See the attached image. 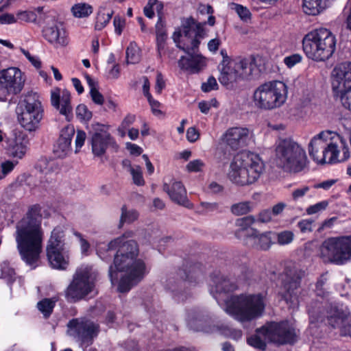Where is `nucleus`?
I'll return each instance as SVG.
<instances>
[{
  "label": "nucleus",
  "mask_w": 351,
  "mask_h": 351,
  "mask_svg": "<svg viewBox=\"0 0 351 351\" xmlns=\"http://www.w3.org/2000/svg\"><path fill=\"white\" fill-rule=\"evenodd\" d=\"M132 233L123 234L117 237L106 245V250H117L114 258V267L109 268V276L112 279L113 273L116 271H127L121 278L118 290L121 293L128 292L133 286L137 285L145 274V264L141 259H137L138 247L137 243L132 239H128Z\"/></svg>",
  "instance_id": "1"
},
{
  "label": "nucleus",
  "mask_w": 351,
  "mask_h": 351,
  "mask_svg": "<svg viewBox=\"0 0 351 351\" xmlns=\"http://www.w3.org/2000/svg\"><path fill=\"white\" fill-rule=\"evenodd\" d=\"M42 220L41 208L36 204L30 206L24 217L16 223L14 238L17 250L22 260L32 269L38 266L43 251Z\"/></svg>",
  "instance_id": "2"
},
{
  "label": "nucleus",
  "mask_w": 351,
  "mask_h": 351,
  "mask_svg": "<svg viewBox=\"0 0 351 351\" xmlns=\"http://www.w3.org/2000/svg\"><path fill=\"white\" fill-rule=\"evenodd\" d=\"M265 307L264 298L261 294H241L226 300L225 311L238 321L245 322L261 317Z\"/></svg>",
  "instance_id": "3"
},
{
  "label": "nucleus",
  "mask_w": 351,
  "mask_h": 351,
  "mask_svg": "<svg viewBox=\"0 0 351 351\" xmlns=\"http://www.w3.org/2000/svg\"><path fill=\"white\" fill-rule=\"evenodd\" d=\"M275 162L286 172L298 173L306 165V153L301 146L291 139H284L276 148Z\"/></svg>",
  "instance_id": "4"
},
{
  "label": "nucleus",
  "mask_w": 351,
  "mask_h": 351,
  "mask_svg": "<svg viewBox=\"0 0 351 351\" xmlns=\"http://www.w3.org/2000/svg\"><path fill=\"white\" fill-rule=\"evenodd\" d=\"M287 98V85L280 81H270L261 84L253 94L255 106L263 110L280 108L285 104Z\"/></svg>",
  "instance_id": "5"
},
{
  "label": "nucleus",
  "mask_w": 351,
  "mask_h": 351,
  "mask_svg": "<svg viewBox=\"0 0 351 351\" xmlns=\"http://www.w3.org/2000/svg\"><path fill=\"white\" fill-rule=\"evenodd\" d=\"M255 64L247 59H240L236 62L221 61L218 66L220 75L219 82L228 89H233L237 82L248 78L252 75Z\"/></svg>",
  "instance_id": "6"
},
{
  "label": "nucleus",
  "mask_w": 351,
  "mask_h": 351,
  "mask_svg": "<svg viewBox=\"0 0 351 351\" xmlns=\"http://www.w3.org/2000/svg\"><path fill=\"white\" fill-rule=\"evenodd\" d=\"M95 272L90 267L78 268L65 291L69 302H76L86 298L95 288Z\"/></svg>",
  "instance_id": "7"
},
{
  "label": "nucleus",
  "mask_w": 351,
  "mask_h": 351,
  "mask_svg": "<svg viewBox=\"0 0 351 351\" xmlns=\"http://www.w3.org/2000/svg\"><path fill=\"white\" fill-rule=\"evenodd\" d=\"M19 105L21 108V112L18 114L20 124L27 131H35L39 127L44 112L38 95L29 92L24 96Z\"/></svg>",
  "instance_id": "8"
},
{
  "label": "nucleus",
  "mask_w": 351,
  "mask_h": 351,
  "mask_svg": "<svg viewBox=\"0 0 351 351\" xmlns=\"http://www.w3.org/2000/svg\"><path fill=\"white\" fill-rule=\"evenodd\" d=\"M332 88L334 95L342 106L351 112V62L337 65L332 71Z\"/></svg>",
  "instance_id": "9"
},
{
  "label": "nucleus",
  "mask_w": 351,
  "mask_h": 351,
  "mask_svg": "<svg viewBox=\"0 0 351 351\" xmlns=\"http://www.w3.org/2000/svg\"><path fill=\"white\" fill-rule=\"evenodd\" d=\"M336 40L327 29L320 28L308 33L311 58L316 61H325L335 50Z\"/></svg>",
  "instance_id": "10"
},
{
  "label": "nucleus",
  "mask_w": 351,
  "mask_h": 351,
  "mask_svg": "<svg viewBox=\"0 0 351 351\" xmlns=\"http://www.w3.org/2000/svg\"><path fill=\"white\" fill-rule=\"evenodd\" d=\"M69 334L77 338L83 347H88L93 342L99 332V326L92 320L85 318H75L67 324Z\"/></svg>",
  "instance_id": "11"
},
{
  "label": "nucleus",
  "mask_w": 351,
  "mask_h": 351,
  "mask_svg": "<svg viewBox=\"0 0 351 351\" xmlns=\"http://www.w3.org/2000/svg\"><path fill=\"white\" fill-rule=\"evenodd\" d=\"M90 143L93 155L101 157L108 147L117 151L119 146L108 131V126L99 123L92 124V130L88 132Z\"/></svg>",
  "instance_id": "12"
},
{
  "label": "nucleus",
  "mask_w": 351,
  "mask_h": 351,
  "mask_svg": "<svg viewBox=\"0 0 351 351\" xmlns=\"http://www.w3.org/2000/svg\"><path fill=\"white\" fill-rule=\"evenodd\" d=\"M323 247L328 251L332 262L337 265H343L351 260V236L329 238Z\"/></svg>",
  "instance_id": "13"
},
{
  "label": "nucleus",
  "mask_w": 351,
  "mask_h": 351,
  "mask_svg": "<svg viewBox=\"0 0 351 351\" xmlns=\"http://www.w3.org/2000/svg\"><path fill=\"white\" fill-rule=\"evenodd\" d=\"M23 85L22 72L18 68L10 67L0 71V100L5 101L8 95L19 93Z\"/></svg>",
  "instance_id": "14"
},
{
  "label": "nucleus",
  "mask_w": 351,
  "mask_h": 351,
  "mask_svg": "<svg viewBox=\"0 0 351 351\" xmlns=\"http://www.w3.org/2000/svg\"><path fill=\"white\" fill-rule=\"evenodd\" d=\"M183 40L182 44L177 47L187 54L197 51L200 38L204 36V31L202 23H197L192 17L187 19L182 24Z\"/></svg>",
  "instance_id": "15"
},
{
  "label": "nucleus",
  "mask_w": 351,
  "mask_h": 351,
  "mask_svg": "<svg viewBox=\"0 0 351 351\" xmlns=\"http://www.w3.org/2000/svg\"><path fill=\"white\" fill-rule=\"evenodd\" d=\"M268 342L278 346L293 344L296 341L295 329L287 322H270L265 325Z\"/></svg>",
  "instance_id": "16"
},
{
  "label": "nucleus",
  "mask_w": 351,
  "mask_h": 351,
  "mask_svg": "<svg viewBox=\"0 0 351 351\" xmlns=\"http://www.w3.org/2000/svg\"><path fill=\"white\" fill-rule=\"evenodd\" d=\"M326 164H336L346 161L350 157L349 148L343 138L332 132L324 151Z\"/></svg>",
  "instance_id": "17"
},
{
  "label": "nucleus",
  "mask_w": 351,
  "mask_h": 351,
  "mask_svg": "<svg viewBox=\"0 0 351 351\" xmlns=\"http://www.w3.org/2000/svg\"><path fill=\"white\" fill-rule=\"evenodd\" d=\"M305 271L299 269H285L282 278V291L280 292L282 298L287 303H293L297 300V290L300 285L301 279L304 277Z\"/></svg>",
  "instance_id": "18"
},
{
  "label": "nucleus",
  "mask_w": 351,
  "mask_h": 351,
  "mask_svg": "<svg viewBox=\"0 0 351 351\" xmlns=\"http://www.w3.org/2000/svg\"><path fill=\"white\" fill-rule=\"evenodd\" d=\"M251 162L248 159V153L241 152L237 154L230 165L228 173V179L239 186L248 185V177L245 166L249 167Z\"/></svg>",
  "instance_id": "19"
},
{
  "label": "nucleus",
  "mask_w": 351,
  "mask_h": 351,
  "mask_svg": "<svg viewBox=\"0 0 351 351\" xmlns=\"http://www.w3.org/2000/svg\"><path fill=\"white\" fill-rule=\"evenodd\" d=\"M43 36L46 40L56 48L65 47L69 43L63 24L55 19H51L47 22L43 29Z\"/></svg>",
  "instance_id": "20"
},
{
  "label": "nucleus",
  "mask_w": 351,
  "mask_h": 351,
  "mask_svg": "<svg viewBox=\"0 0 351 351\" xmlns=\"http://www.w3.org/2000/svg\"><path fill=\"white\" fill-rule=\"evenodd\" d=\"M333 132L322 131L315 135L308 143V154L312 159L318 165H324L326 157L324 151Z\"/></svg>",
  "instance_id": "21"
},
{
  "label": "nucleus",
  "mask_w": 351,
  "mask_h": 351,
  "mask_svg": "<svg viewBox=\"0 0 351 351\" xmlns=\"http://www.w3.org/2000/svg\"><path fill=\"white\" fill-rule=\"evenodd\" d=\"M51 105L65 116L67 121H70L73 118V108L71 104V94L67 90H61L56 88L51 92Z\"/></svg>",
  "instance_id": "22"
},
{
  "label": "nucleus",
  "mask_w": 351,
  "mask_h": 351,
  "mask_svg": "<svg viewBox=\"0 0 351 351\" xmlns=\"http://www.w3.org/2000/svg\"><path fill=\"white\" fill-rule=\"evenodd\" d=\"M249 131L244 128H231L223 136V141L231 149L237 150L246 145Z\"/></svg>",
  "instance_id": "23"
},
{
  "label": "nucleus",
  "mask_w": 351,
  "mask_h": 351,
  "mask_svg": "<svg viewBox=\"0 0 351 351\" xmlns=\"http://www.w3.org/2000/svg\"><path fill=\"white\" fill-rule=\"evenodd\" d=\"M75 134V129L72 125H67L62 129L57 141L53 145V153L58 158H64L71 153V143Z\"/></svg>",
  "instance_id": "24"
},
{
  "label": "nucleus",
  "mask_w": 351,
  "mask_h": 351,
  "mask_svg": "<svg viewBox=\"0 0 351 351\" xmlns=\"http://www.w3.org/2000/svg\"><path fill=\"white\" fill-rule=\"evenodd\" d=\"M162 189L173 202L186 208L192 207V204L187 197L186 189L182 182L173 181L171 186L167 183H164Z\"/></svg>",
  "instance_id": "25"
},
{
  "label": "nucleus",
  "mask_w": 351,
  "mask_h": 351,
  "mask_svg": "<svg viewBox=\"0 0 351 351\" xmlns=\"http://www.w3.org/2000/svg\"><path fill=\"white\" fill-rule=\"evenodd\" d=\"M189 57L182 56L178 61V66L182 70L189 71L191 73L199 72L206 66V60L197 51L191 52Z\"/></svg>",
  "instance_id": "26"
},
{
  "label": "nucleus",
  "mask_w": 351,
  "mask_h": 351,
  "mask_svg": "<svg viewBox=\"0 0 351 351\" xmlns=\"http://www.w3.org/2000/svg\"><path fill=\"white\" fill-rule=\"evenodd\" d=\"M49 265L53 269L64 270L69 265V256L66 250H46Z\"/></svg>",
  "instance_id": "27"
},
{
  "label": "nucleus",
  "mask_w": 351,
  "mask_h": 351,
  "mask_svg": "<svg viewBox=\"0 0 351 351\" xmlns=\"http://www.w3.org/2000/svg\"><path fill=\"white\" fill-rule=\"evenodd\" d=\"M248 159L251 162L249 167L245 166L247 171V176L249 178L248 185L256 182L263 173L264 164L261 158L256 155L248 154Z\"/></svg>",
  "instance_id": "28"
},
{
  "label": "nucleus",
  "mask_w": 351,
  "mask_h": 351,
  "mask_svg": "<svg viewBox=\"0 0 351 351\" xmlns=\"http://www.w3.org/2000/svg\"><path fill=\"white\" fill-rule=\"evenodd\" d=\"M256 221L252 215L237 219L236 226L238 228L235 232L236 237L238 238L244 237L247 241L254 234H256L257 230L252 227Z\"/></svg>",
  "instance_id": "29"
},
{
  "label": "nucleus",
  "mask_w": 351,
  "mask_h": 351,
  "mask_svg": "<svg viewBox=\"0 0 351 351\" xmlns=\"http://www.w3.org/2000/svg\"><path fill=\"white\" fill-rule=\"evenodd\" d=\"M213 287L217 293H228L237 289V285L231 282L224 275L219 273L213 276Z\"/></svg>",
  "instance_id": "30"
},
{
  "label": "nucleus",
  "mask_w": 351,
  "mask_h": 351,
  "mask_svg": "<svg viewBox=\"0 0 351 351\" xmlns=\"http://www.w3.org/2000/svg\"><path fill=\"white\" fill-rule=\"evenodd\" d=\"M64 237L65 234L62 228L58 226L56 227L51 233L46 250H66Z\"/></svg>",
  "instance_id": "31"
},
{
  "label": "nucleus",
  "mask_w": 351,
  "mask_h": 351,
  "mask_svg": "<svg viewBox=\"0 0 351 351\" xmlns=\"http://www.w3.org/2000/svg\"><path fill=\"white\" fill-rule=\"evenodd\" d=\"M247 343L256 349L265 350L267 347V333L265 326L257 328L255 333L247 338Z\"/></svg>",
  "instance_id": "32"
},
{
  "label": "nucleus",
  "mask_w": 351,
  "mask_h": 351,
  "mask_svg": "<svg viewBox=\"0 0 351 351\" xmlns=\"http://www.w3.org/2000/svg\"><path fill=\"white\" fill-rule=\"evenodd\" d=\"M271 232H264L260 234L258 230L256 234H254L247 241L246 244L250 245L256 249L266 250L271 243V239L270 237Z\"/></svg>",
  "instance_id": "33"
},
{
  "label": "nucleus",
  "mask_w": 351,
  "mask_h": 351,
  "mask_svg": "<svg viewBox=\"0 0 351 351\" xmlns=\"http://www.w3.org/2000/svg\"><path fill=\"white\" fill-rule=\"evenodd\" d=\"M307 192V186L293 190L291 193V204L289 207L291 210L302 212L306 204L305 196Z\"/></svg>",
  "instance_id": "34"
},
{
  "label": "nucleus",
  "mask_w": 351,
  "mask_h": 351,
  "mask_svg": "<svg viewBox=\"0 0 351 351\" xmlns=\"http://www.w3.org/2000/svg\"><path fill=\"white\" fill-rule=\"evenodd\" d=\"M179 275L183 278L178 282L179 287H186V284L192 286L198 283L202 276V273L199 271H195L193 268L192 270L189 271V273H186L183 270H180Z\"/></svg>",
  "instance_id": "35"
},
{
  "label": "nucleus",
  "mask_w": 351,
  "mask_h": 351,
  "mask_svg": "<svg viewBox=\"0 0 351 351\" xmlns=\"http://www.w3.org/2000/svg\"><path fill=\"white\" fill-rule=\"evenodd\" d=\"M165 23L158 21L156 25V44L158 55L160 56L165 49L167 34L165 28Z\"/></svg>",
  "instance_id": "36"
},
{
  "label": "nucleus",
  "mask_w": 351,
  "mask_h": 351,
  "mask_svg": "<svg viewBox=\"0 0 351 351\" xmlns=\"http://www.w3.org/2000/svg\"><path fill=\"white\" fill-rule=\"evenodd\" d=\"M138 217V213L135 210H128L124 205L121 207V215L118 225L119 228H121L125 223H131Z\"/></svg>",
  "instance_id": "37"
},
{
  "label": "nucleus",
  "mask_w": 351,
  "mask_h": 351,
  "mask_svg": "<svg viewBox=\"0 0 351 351\" xmlns=\"http://www.w3.org/2000/svg\"><path fill=\"white\" fill-rule=\"evenodd\" d=\"M113 10L106 11L105 9L100 10L96 18L95 29L101 30L110 22L112 15Z\"/></svg>",
  "instance_id": "38"
},
{
  "label": "nucleus",
  "mask_w": 351,
  "mask_h": 351,
  "mask_svg": "<svg viewBox=\"0 0 351 351\" xmlns=\"http://www.w3.org/2000/svg\"><path fill=\"white\" fill-rule=\"evenodd\" d=\"M329 0H308V15L316 16L328 6Z\"/></svg>",
  "instance_id": "39"
},
{
  "label": "nucleus",
  "mask_w": 351,
  "mask_h": 351,
  "mask_svg": "<svg viewBox=\"0 0 351 351\" xmlns=\"http://www.w3.org/2000/svg\"><path fill=\"white\" fill-rule=\"evenodd\" d=\"M252 203L249 201L234 204L230 207L231 213L237 216L246 215L252 210Z\"/></svg>",
  "instance_id": "40"
},
{
  "label": "nucleus",
  "mask_w": 351,
  "mask_h": 351,
  "mask_svg": "<svg viewBox=\"0 0 351 351\" xmlns=\"http://www.w3.org/2000/svg\"><path fill=\"white\" fill-rule=\"evenodd\" d=\"M73 14L77 18H84L88 16L93 12L90 5L86 3H77L71 8Z\"/></svg>",
  "instance_id": "41"
},
{
  "label": "nucleus",
  "mask_w": 351,
  "mask_h": 351,
  "mask_svg": "<svg viewBox=\"0 0 351 351\" xmlns=\"http://www.w3.org/2000/svg\"><path fill=\"white\" fill-rule=\"evenodd\" d=\"M140 60L139 49L135 43H130L126 49L127 63L135 64Z\"/></svg>",
  "instance_id": "42"
},
{
  "label": "nucleus",
  "mask_w": 351,
  "mask_h": 351,
  "mask_svg": "<svg viewBox=\"0 0 351 351\" xmlns=\"http://www.w3.org/2000/svg\"><path fill=\"white\" fill-rule=\"evenodd\" d=\"M38 16L34 11L25 10L17 11L16 12V19L17 23H36Z\"/></svg>",
  "instance_id": "43"
},
{
  "label": "nucleus",
  "mask_w": 351,
  "mask_h": 351,
  "mask_svg": "<svg viewBox=\"0 0 351 351\" xmlns=\"http://www.w3.org/2000/svg\"><path fill=\"white\" fill-rule=\"evenodd\" d=\"M228 7L230 9L234 10L242 21L247 22L250 20L251 13L246 7L235 3H230Z\"/></svg>",
  "instance_id": "44"
},
{
  "label": "nucleus",
  "mask_w": 351,
  "mask_h": 351,
  "mask_svg": "<svg viewBox=\"0 0 351 351\" xmlns=\"http://www.w3.org/2000/svg\"><path fill=\"white\" fill-rule=\"evenodd\" d=\"M55 306V302L51 299L45 298L37 304L38 310L47 318L51 314Z\"/></svg>",
  "instance_id": "45"
},
{
  "label": "nucleus",
  "mask_w": 351,
  "mask_h": 351,
  "mask_svg": "<svg viewBox=\"0 0 351 351\" xmlns=\"http://www.w3.org/2000/svg\"><path fill=\"white\" fill-rule=\"evenodd\" d=\"M15 271L8 263H3L1 265L0 278L4 279L7 283L10 284L15 280Z\"/></svg>",
  "instance_id": "46"
},
{
  "label": "nucleus",
  "mask_w": 351,
  "mask_h": 351,
  "mask_svg": "<svg viewBox=\"0 0 351 351\" xmlns=\"http://www.w3.org/2000/svg\"><path fill=\"white\" fill-rule=\"evenodd\" d=\"M336 317H332V315H327L328 324L332 328L339 327L342 323V321L346 318V314L343 310H336Z\"/></svg>",
  "instance_id": "47"
},
{
  "label": "nucleus",
  "mask_w": 351,
  "mask_h": 351,
  "mask_svg": "<svg viewBox=\"0 0 351 351\" xmlns=\"http://www.w3.org/2000/svg\"><path fill=\"white\" fill-rule=\"evenodd\" d=\"M76 116L82 121H89L93 117V113L84 104H80L76 108Z\"/></svg>",
  "instance_id": "48"
},
{
  "label": "nucleus",
  "mask_w": 351,
  "mask_h": 351,
  "mask_svg": "<svg viewBox=\"0 0 351 351\" xmlns=\"http://www.w3.org/2000/svg\"><path fill=\"white\" fill-rule=\"evenodd\" d=\"M130 172L132 176V180L135 184L138 186L144 185L145 181L143 178L141 168L139 166H136L134 168H130Z\"/></svg>",
  "instance_id": "49"
},
{
  "label": "nucleus",
  "mask_w": 351,
  "mask_h": 351,
  "mask_svg": "<svg viewBox=\"0 0 351 351\" xmlns=\"http://www.w3.org/2000/svg\"><path fill=\"white\" fill-rule=\"evenodd\" d=\"M188 323H189V326H190V328H191L192 329H193L195 330H197V331L202 330V331L208 332V330H206L203 327V321H202V318L199 316L196 317H191L190 315H189Z\"/></svg>",
  "instance_id": "50"
},
{
  "label": "nucleus",
  "mask_w": 351,
  "mask_h": 351,
  "mask_svg": "<svg viewBox=\"0 0 351 351\" xmlns=\"http://www.w3.org/2000/svg\"><path fill=\"white\" fill-rule=\"evenodd\" d=\"M302 60V57L298 53H294L284 58L283 62L289 69L293 67Z\"/></svg>",
  "instance_id": "51"
},
{
  "label": "nucleus",
  "mask_w": 351,
  "mask_h": 351,
  "mask_svg": "<svg viewBox=\"0 0 351 351\" xmlns=\"http://www.w3.org/2000/svg\"><path fill=\"white\" fill-rule=\"evenodd\" d=\"M218 84L216 79L213 76L208 77L207 82L202 83V90L204 93L210 92L212 90H217Z\"/></svg>",
  "instance_id": "52"
},
{
  "label": "nucleus",
  "mask_w": 351,
  "mask_h": 351,
  "mask_svg": "<svg viewBox=\"0 0 351 351\" xmlns=\"http://www.w3.org/2000/svg\"><path fill=\"white\" fill-rule=\"evenodd\" d=\"M204 163L199 159L190 161L186 168L189 172H199L201 171L202 168L204 167Z\"/></svg>",
  "instance_id": "53"
},
{
  "label": "nucleus",
  "mask_w": 351,
  "mask_h": 351,
  "mask_svg": "<svg viewBox=\"0 0 351 351\" xmlns=\"http://www.w3.org/2000/svg\"><path fill=\"white\" fill-rule=\"evenodd\" d=\"M278 242L280 245L291 243L293 239V234L290 231H283L278 234Z\"/></svg>",
  "instance_id": "54"
},
{
  "label": "nucleus",
  "mask_w": 351,
  "mask_h": 351,
  "mask_svg": "<svg viewBox=\"0 0 351 351\" xmlns=\"http://www.w3.org/2000/svg\"><path fill=\"white\" fill-rule=\"evenodd\" d=\"M90 95L93 101L97 105H102L104 102V98L101 93L98 90L97 87L92 88L90 90Z\"/></svg>",
  "instance_id": "55"
},
{
  "label": "nucleus",
  "mask_w": 351,
  "mask_h": 351,
  "mask_svg": "<svg viewBox=\"0 0 351 351\" xmlns=\"http://www.w3.org/2000/svg\"><path fill=\"white\" fill-rule=\"evenodd\" d=\"M327 201H322L308 207V215L315 214L324 210L328 206Z\"/></svg>",
  "instance_id": "56"
},
{
  "label": "nucleus",
  "mask_w": 351,
  "mask_h": 351,
  "mask_svg": "<svg viewBox=\"0 0 351 351\" xmlns=\"http://www.w3.org/2000/svg\"><path fill=\"white\" fill-rule=\"evenodd\" d=\"M16 13H3L0 14V24H12L16 23Z\"/></svg>",
  "instance_id": "57"
},
{
  "label": "nucleus",
  "mask_w": 351,
  "mask_h": 351,
  "mask_svg": "<svg viewBox=\"0 0 351 351\" xmlns=\"http://www.w3.org/2000/svg\"><path fill=\"white\" fill-rule=\"evenodd\" d=\"M337 182V179H330L324 180L322 182L315 184L313 187L314 189H322L325 191L329 190Z\"/></svg>",
  "instance_id": "58"
},
{
  "label": "nucleus",
  "mask_w": 351,
  "mask_h": 351,
  "mask_svg": "<svg viewBox=\"0 0 351 351\" xmlns=\"http://www.w3.org/2000/svg\"><path fill=\"white\" fill-rule=\"evenodd\" d=\"M86 138V134L85 132L82 130H77V135L75 138V146L76 150L75 152H77V149L81 148L84 143V141Z\"/></svg>",
  "instance_id": "59"
},
{
  "label": "nucleus",
  "mask_w": 351,
  "mask_h": 351,
  "mask_svg": "<svg viewBox=\"0 0 351 351\" xmlns=\"http://www.w3.org/2000/svg\"><path fill=\"white\" fill-rule=\"evenodd\" d=\"M156 3L157 0H149L147 4L146 5L143 10L144 14L149 19H152L154 17V4H156Z\"/></svg>",
  "instance_id": "60"
},
{
  "label": "nucleus",
  "mask_w": 351,
  "mask_h": 351,
  "mask_svg": "<svg viewBox=\"0 0 351 351\" xmlns=\"http://www.w3.org/2000/svg\"><path fill=\"white\" fill-rule=\"evenodd\" d=\"M271 212L269 210H263L259 213L257 221L261 223H267L271 220Z\"/></svg>",
  "instance_id": "61"
},
{
  "label": "nucleus",
  "mask_w": 351,
  "mask_h": 351,
  "mask_svg": "<svg viewBox=\"0 0 351 351\" xmlns=\"http://www.w3.org/2000/svg\"><path fill=\"white\" fill-rule=\"evenodd\" d=\"M21 51L36 68L39 69L41 66V62L38 58L31 56L28 51L23 48L21 49Z\"/></svg>",
  "instance_id": "62"
},
{
  "label": "nucleus",
  "mask_w": 351,
  "mask_h": 351,
  "mask_svg": "<svg viewBox=\"0 0 351 351\" xmlns=\"http://www.w3.org/2000/svg\"><path fill=\"white\" fill-rule=\"evenodd\" d=\"M16 162H14L10 160H7L5 162H3L1 165V172L3 174V176H6L8 173H9L10 171H12L16 165Z\"/></svg>",
  "instance_id": "63"
},
{
  "label": "nucleus",
  "mask_w": 351,
  "mask_h": 351,
  "mask_svg": "<svg viewBox=\"0 0 351 351\" xmlns=\"http://www.w3.org/2000/svg\"><path fill=\"white\" fill-rule=\"evenodd\" d=\"M199 136V134L195 128H189L186 131V138L189 141L195 142Z\"/></svg>",
  "instance_id": "64"
}]
</instances>
